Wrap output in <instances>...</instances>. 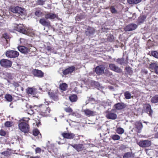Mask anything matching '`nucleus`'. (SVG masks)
<instances>
[{
	"label": "nucleus",
	"instance_id": "47",
	"mask_svg": "<svg viewBox=\"0 0 158 158\" xmlns=\"http://www.w3.org/2000/svg\"><path fill=\"white\" fill-rule=\"evenodd\" d=\"M20 40V43H22L23 44H25L27 42L26 40L23 38H21Z\"/></svg>",
	"mask_w": 158,
	"mask_h": 158
},
{
	"label": "nucleus",
	"instance_id": "53",
	"mask_svg": "<svg viewBox=\"0 0 158 158\" xmlns=\"http://www.w3.org/2000/svg\"><path fill=\"white\" fill-rule=\"evenodd\" d=\"M155 136L156 138H158V132L155 134Z\"/></svg>",
	"mask_w": 158,
	"mask_h": 158
},
{
	"label": "nucleus",
	"instance_id": "51",
	"mask_svg": "<svg viewBox=\"0 0 158 158\" xmlns=\"http://www.w3.org/2000/svg\"><path fill=\"white\" fill-rule=\"evenodd\" d=\"M35 151L36 153H40L41 149L40 148H37L35 149Z\"/></svg>",
	"mask_w": 158,
	"mask_h": 158
},
{
	"label": "nucleus",
	"instance_id": "57",
	"mask_svg": "<svg viewBox=\"0 0 158 158\" xmlns=\"http://www.w3.org/2000/svg\"><path fill=\"white\" fill-rule=\"evenodd\" d=\"M75 113L74 112H73L72 114V115L73 116H76V114H75Z\"/></svg>",
	"mask_w": 158,
	"mask_h": 158
},
{
	"label": "nucleus",
	"instance_id": "17",
	"mask_svg": "<svg viewBox=\"0 0 158 158\" xmlns=\"http://www.w3.org/2000/svg\"><path fill=\"white\" fill-rule=\"evenodd\" d=\"M18 50L24 54L28 53L30 51L29 49L27 47L23 46H20L18 47Z\"/></svg>",
	"mask_w": 158,
	"mask_h": 158
},
{
	"label": "nucleus",
	"instance_id": "43",
	"mask_svg": "<svg viewBox=\"0 0 158 158\" xmlns=\"http://www.w3.org/2000/svg\"><path fill=\"white\" fill-rule=\"evenodd\" d=\"M35 14L36 16L40 17L42 15V13L40 11L38 10L35 12Z\"/></svg>",
	"mask_w": 158,
	"mask_h": 158
},
{
	"label": "nucleus",
	"instance_id": "10",
	"mask_svg": "<svg viewBox=\"0 0 158 158\" xmlns=\"http://www.w3.org/2000/svg\"><path fill=\"white\" fill-rule=\"evenodd\" d=\"M139 145L142 147H147L151 145V142L148 140H143L140 141L138 143Z\"/></svg>",
	"mask_w": 158,
	"mask_h": 158
},
{
	"label": "nucleus",
	"instance_id": "13",
	"mask_svg": "<svg viewBox=\"0 0 158 158\" xmlns=\"http://www.w3.org/2000/svg\"><path fill=\"white\" fill-rule=\"evenodd\" d=\"M75 69V67L72 66L66 69L63 71V73L64 75H67L73 73Z\"/></svg>",
	"mask_w": 158,
	"mask_h": 158
},
{
	"label": "nucleus",
	"instance_id": "24",
	"mask_svg": "<svg viewBox=\"0 0 158 158\" xmlns=\"http://www.w3.org/2000/svg\"><path fill=\"white\" fill-rule=\"evenodd\" d=\"M128 57L126 56V60H125L124 59L123 57L121 58H118L116 60V62L118 63L121 65L124 64H127L128 62Z\"/></svg>",
	"mask_w": 158,
	"mask_h": 158
},
{
	"label": "nucleus",
	"instance_id": "35",
	"mask_svg": "<svg viewBox=\"0 0 158 158\" xmlns=\"http://www.w3.org/2000/svg\"><path fill=\"white\" fill-rule=\"evenodd\" d=\"M133 157L132 153L130 152L126 153L123 156V158H133Z\"/></svg>",
	"mask_w": 158,
	"mask_h": 158
},
{
	"label": "nucleus",
	"instance_id": "14",
	"mask_svg": "<svg viewBox=\"0 0 158 158\" xmlns=\"http://www.w3.org/2000/svg\"><path fill=\"white\" fill-rule=\"evenodd\" d=\"M32 74L35 76L42 77L44 76V73L40 70L34 69L32 71Z\"/></svg>",
	"mask_w": 158,
	"mask_h": 158
},
{
	"label": "nucleus",
	"instance_id": "46",
	"mask_svg": "<svg viewBox=\"0 0 158 158\" xmlns=\"http://www.w3.org/2000/svg\"><path fill=\"white\" fill-rule=\"evenodd\" d=\"M30 109L28 110V114L31 115L34 114V112L33 110L31 109L32 107V106H31L30 107Z\"/></svg>",
	"mask_w": 158,
	"mask_h": 158
},
{
	"label": "nucleus",
	"instance_id": "60",
	"mask_svg": "<svg viewBox=\"0 0 158 158\" xmlns=\"http://www.w3.org/2000/svg\"><path fill=\"white\" fill-rule=\"evenodd\" d=\"M40 137H41V134H40Z\"/></svg>",
	"mask_w": 158,
	"mask_h": 158
},
{
	"label": "nucleus",
	"instance_id": "39",
	"mask_svg": "<svg viewBox=\"0 0 158 158\" xmlns=\"http://www.w3.org/2000/svg\"><path fill=\"white\" fill-rule=\"evenodd\" d=\"M39 133V131L37 129H34L33 131V134L35 136H37Z\"/></svg>",
	"mask_w": 158,
	"mask_h": 158
},
{
	"label": "nucleus",
	"instance_id": "6",
	"mask_svg": "<svg viewBox=\"0 0 158 158\" xmlns=\"http://www.w3.org/2000/svg\"><path fill=\"white\" fill-rule=\"evenodd\" d=\"M105 69V65H100L96 67L95 71L98 75H102L104 73Z\"/></svg>",
	"mask_w": 158,
	"mask_h": 158
},
{
	"label": "nucleus",
	"instance_id": "3",
	"mask_svg": "<svg viewBox=\"0 0 158 158\" xmlns=\"http://www.w3.org/2000/svg\"><path fill=\"white\" fill-rule=\"evenodd\" d=\"M10 11L13 13H16L20 14L21 15L24 14L25 13L24 8H22L18 6L11 8Z\"/></svg>",
	"mask_w": 158,
	"mask_h": 158
},
{
	"label": "nucleus",
	"instance_id": "12",
	"mask_svg": "<svg viewBox=\"0 0 158 158\" xmlns=\"http://www.w3.org/2000/svg\"><path fill=\"white\" fill-rule=\"evenodd\" d=\"M137 27V25L135 24L132 23L128 25L124 28L126 31H130L135 30Z\"/></svg>",
	"mask_w": 158,
	"mask_h": 158
},
{
	"label": "nucleus",
	"instance_id": "59",
	"mask_svg": "<svg viewBox=\"0 0 158 158\" xmlns=\"http://www.w3.org/2000/svg\"><path fill=\"white\" fill-rule=\"evenodd\" d=\"M58 143L59 144H62L63 143H60V142H58Z\"/></svg>",
	"mask_w": 158,
	"mask_h": 158
},
{
	"label": "nucleus",
	"instance_id": "31",
	"mask_svg": "<svg viewBox=\"0 0 158 158\" xmlns=\"http://www.w3.org/2000/svg\"><path fill=\"white\" fill-rule=\"evenodd\" d=\"M125 98L127 99H129L131 98V93L128 91H126L124 93Z\"/></svg>",
	"mask_w": 158,
	"mask_h": 158
},
{
	"label": "nucleus",
	"instance_id": "40",
	"mask_svg": "<svg viewBox=\"0 0 158 158\" xmlns=\"http://www.w3.org/2000/svg\"><path fill=\"white\" fill-rule=\"evenodd\" d=\"M1 154L6 156H9L10 155V153L8 151H4L1 153Z\"/></svg>",
	"mask_w": 158,
	"mask_h": 158
},
{
	"label": "nucleus",
	"instance_id": "37",
	"mask_svg": "<svg viewBox=\"0 0 158 158\" xmlns=\"http://www.w3.org/2000/svg\"><path fill=\"white\" fill-rule=\"evenodd\" d=\"M116 132L119 134H122L124 131V130L121 127L117 128L116 130Z\"/></svg>",
	"mask_w": 158,
	"mask_h": 158
},
{
	"label": "nucleus",
	"instance_id": "52",
	"mask_svg": "<svg viewBox=\"0 0 158 158\" xmlns=\"http://www.w3.org/2000/svg\"><path fill=\"white\" fill-rule=\"evenodd\" d=\"M30 158H40L39 156H33L31 157Z\"/></svg>",
	"mask_w": 158,
	"mask_h": 158
},
{
	"label": "nucleus",
	"instance_id": "58",
	"mask_svg": "<svg viewBox=\"0 0 158 158\" xmlns=\"http://www.w3.org/2000/svg\"><path fill=\"white\" fill-rule=\"evenodd\" d=\"M144 72L146 74H147L148 73V71L146 70H144Z\"/></svg>",
	"mask_w": 158,
	"mask_h": 158
},
{
	"label": "nucleus",
	"instance_id": "8",
	"mask_svg": "<svg viewBox=\"0 0 158 158\" xmlns=\"http://www.w3.org/2000/svg\"><path fill=\"white\" fill-rule=\"evenodd\" d=\"M109 67L111 70L117 73H120L122 72V69L114 64H109Z\"/></svg>",
	"mask_w": 158,
	"mask_h": 158
},
{
	"label": "nucleus",
	"instance_id": "38",
	"mask_svg": "<svg viewBox=\"0 0 158 158\" xmlns=\"http://www.w3.org/2000/svg\"><path fill=\"white\" fill-rule=\"evenodd\" d=\"M5 98L9 102H11L12 100V96L9 94H6L5 95Z\"/></svg>",
	"mask_w": 158,
	"mask_h": 158
},
{
	"label": "nucleus",
	"instance_id": "45",
	"mask_svg": "<svg viewBox=\"0 0 158 158\" xmlns=\"http://www.w3.org/2000/svg\"><path fill=\"white\" fill-rule=\"evenodd\" d=\"M110 10L112 13H115L117 12L116 10L113 6L111 7L110 8Z\"/></svg>",
	"mask_w": 158,
	"mask_h": 158
},
{
	"label": "nucleus",
	"instance_id": "64",
	"mask_svg": "<svg viewBox=\"0 0 158 158\" xmlns=\"http://www.w3.org/2000/svg\"><path fill=\"white\" fill-rule=\"evenodd\" d=\"M48 50H49V49H48Z\"/></svg>",
	"mask_w": 158,
	"mask_h": 158
},
{
	"label": "nucleus",
	"instance_id": "11",
	"mask_svg": "<svg viewBox=\"0 0 158 158\" xmlns=\"http://www.w3.org/2000/svg\"><path fill=\"white\" fill-rule=\"evenodd\" d=\"M149 68L154 70L155 73L158 74V65L156 62L151 63L149 64Z\"/></svg>",
	"mask_w": 158,
	"mask_h": 158
},
{
	"label": "nucleus",
	"instance_id": "63",
	"mask_svg": "<svg viewBox=\"0 0 158 158\" xmlns=\"http://www.w3.org/2000/svg\"><path fill=\"white\" fill-rule=\"evenodd\" d=\"M40 89H41V88H40Z\"/></svg>",
	"mask_w": 158,
	"mask_h": 158
},
{
	"label": "nucleus",
	"instance_id": "41",
	"mask_svg": "<svg viewBox=\"0 0 158 158\" xmlns=\"http://www.w3.org/2000/svg\"><path fill=\"white\" fill-rule=\"evenodd\" d=\"M152 55L156 58L158 59V52L156 51L152 52Z\"/></svg>",
	"mask_w": 158,
	"mask_h": 158
},
{
	"label": "nucleus",
	"instance_id": "26",
	"mask_svg": "<svg viewBox=\"0 0 158 158\" xmlns=\"http://www.w3.org/2000/svg\"><path fill=\"white\" fill-rule=\"evenodd\" d=\"M146 108L147 112L149 114V115L151 116L152 113V110L151 109V106L148 104H146L144 106Z\"/></svg>",
	"mask_w": 158,
	"mask_h": 158
},
{
	"label": "nucleus",
	"instance_id": "19",
	"mask_svg": "<svg viewBox=\"0 0 158 158\" xmlns=\"http://www.w3.org/2000/svg\"><path fill=\"white\" fill-rule=\"evenodd\" d=\"M39 23L44 26L49 27L51 26L50 22L45 19H41L39 21Z\"/></svg>",
	"mask_w": 158,
	"mask_h": 158
},
{
	"label": "nucleus",
	"instance_id": "23",
	"mask_svg": "<svg viewBox=\"0 0 158 158\" xmlns=\"http://www.w3.org/2000/svg\"><path fill=\"white\" fill-rule=\"evenodd\" d=\"M95 31L94 28L88 27L87 29V31H85V33L87 36H89L93 34Z\"/></svg>",
	"mask_w": 158,
	"mask_h": 158
},
{
	"label": "nucleus",
	"instance_id": "27",
	"mask_svg": "<svg viewBox=\"0 0 158 158\" xmlns=\"http://www.w3.org/2000/svg\"><path fill=\"white\" fill-rule=\"evenodd\" d=\"M57 15L53 13H48L45 15V18L47 19H52L57 17Z\"/></svg>",
	"mask_w": 158,
	"mask_h": 158
},
{
	"label": "nucleus",
	"instance_id": "1",
	"mask_svg": "<svg viewBox=\"0 0 158 158\" xmlns=\"http://www.w3.org/2000/svg\"><path fill=\"white\" fill-rule=\"evenodd\" d=\"M29 119V118H23V122H21L19 124V128L22 132L25 133L29 132L30 127L28 121Z\"/></svg>",
	"mask_w": 158,
	"mask_h": 158
},
{
	"label": "nucleus",
	"instance_id": "28",
	"mask_svg": "<svg viewBox=\"0 0 158 158\" xmlns=\"http://www.w3.org/2000/svg\"><path fill=\"white\" fill-rule=\"evenodd\" d=\"M69 99L71 102H75L77 99V96L75 94H72L69 97Z\"/></svg>",
	"mask_w": 158,
	"mask_h": 158
},
{
	"label": "nucleus",
	"instance_id": "34",
	"mask_svg": "<svg viewBox=\"0 0 158 158\" xmlns=\"http://www.w3.org/2000/svg\"><path fill=\"white\" fill-rule=\"evenodd\" d=\"M46 0H37L36 1V4L37 5L42 6L45 4Z\"/></svg>",
	"mask_w": 158,
	"mask_h": 158
},
{
	"label": "nucleus",
	"instance_id": "4",
	"mask_svg": "<svg viewBox=\"0 0 158 158\" xmlns=\"http://www.w3.org/2000/svg\"><path fill=\"white\" fill-rule=\"evenodd\" d=\"M26 92L28 94L33 95V97L38 98V96L36 94L38 93L37 89L34 87H28L26 89Z\"/></svg>",
	"mask_w": 158,
	"mask_h": 158
},
{
	"label": "nucleus",
	"instance_id": "16",
	"mask_svg": "<svg viewBox=\"0 0 158 158\" xmlns=\"http://www.w3.org/2000/svg\"><path fill=\"white\" fill-rule=\"evenodd\" d=\"M135 127L136 131L137 132H140L143 128V125L142 123L139 121H136L135 123Z\"/></svg>",
	"mask_w": 158,
	"mask_h": 158
},
{
	"label": "nucleus",
	"instance_id": "36",
	"mask_svg": "<svg viewBox=\"0 0 158 158\" xmlns=\"http://www.w3.org/2000/svg\"><path fill=\"white\" fill-rule=\"evenodd\" d=\"M82 87V86H78L76 87L74 89L75 92L77 93H81V89Z\"/></svg>",
	"mask_w": 158,
	"mask_h": 158
},
{
	"label": "nucleus",
	"instance_id": "56",
	"mask_svg": "<svg viewBox=\"0 0 158 158\" xmlns=\"http://www.w3.org/2000/svg\"><path fill=\"white\" fill-rule=\"evenodd\" d=\"M109 88L110 89H113V87L112 86H110Z\"/></svg>",
	"mask_w": 158,
	"mask_h": 158
},
{
	"label": "nucleus",
	"instance_id": "54",
	"mask_svg": "<svg viewBox=\"0 0 158 158\" xmlns=\"http://www.w3.org/2000/svg\"><path fill=\"white\" fill-rule=\"evenodd\" d=\"M76 19L77 20H80V18H78V16H77L76 18Z\"/></svg>",
	"mask_w": 158,
	"mask_h": 158
},
{
	"label": "nucleus",
	"instance_id": "18",
	"mask_svg": "<svg viewBox=\"0 0 158 158\" xmlns=\"http://www.w3.org/2000/svg\"><path fill=\"white\" fill-rule=\"evenodd\" d=\"M69 145L73 147L77 151L79 152L83 150L84 147L83 144H69Z\"/></svg>",
	"mask_w": 158,
	"mask_h": 158
},
{
	"label": "nucleus",
	"instance_id": "48",
	"mask_svg": "<svg viewBox=\"0 0 158 158\" xmlns=\"http://www.w3.org/2000/svg\"><path fill=\"white\" fill-rule=\"evenodd\" d=\"M6 134V132L5 131L3 130H1L0 131V135L2 136H4Z\"/></svg>",
	"mask_w": 158,
	"mask_h": 158
},
{
	"label": "nucleus",
	"instance_id": "61",
	"mask_svg": "<svg viewBox=\"0 0 158 158\" xmlns=\"http://www.w3.org/2000/svg\"><path fill=\"white\" fill-rule=\"evenodd\" d=\"M144 123H147V122H144Z\"/></svg>",
	"mask_w": 158,
	"mask_h": 158
},
{
	"label": "nucleus",
	"instance_id": "55",
	"mask_svg": "<svg viewBox=\"0 0 158 158\" xmlns=\"http://www.w3.org/2000/svg\"><path fill=\"white\" fill-rule=\"evenodd\" d=\"M3 26V23L2 22H0V27H2Z\"/></svg>",
	"mask_w": 158,
	"mask_h": 158
},
{
	"label": "nucleus",
	"instance_id": "5",
	"mask_svg": "<svg viewBox=\"0 0 158 158\" xmlns=\"http://www.w3.org/2000/svg\"><path fill=\"white\" fill-rule=\"evenodd\" d=\"M19 55V52L15 51H8L6 52V56L10 58H15L18 56Z\"/></svg>",
	"mask_w": 158,
	"mask_h": 158
},
{
	"label": "nucleus",
	"instance_id": "22",
	"mask_svg": "<svg viewBox=\"0 0 158 158\" xmlns=\"http://www.w3.org/2000/svg\"><path fill=\"white\" fill-rule=\"evenodd\" d=\"M125 106V105L122 102L118 103L114 106V108L118 110L122 109L124 108Z\"/></svg>",
	"mask_w": 158,
	"mask_h": 158
},
{
	"label": "nucleus",
	"instance_id": "2",
	"mask_svg": "<svg viewBox=\"0 0 158 158\" xmlns=\"http://www.w3.org/2000/svg\"><path fill=\"white\" fill-rule=\"evenodd\" d=\"M44 102V104H43L40 105L39 107L40 110V114L43 116H48L50 115V109L48 106V105L49 104L48 102Z\"/></svg>",
	"mask_w": 158,
	"mask_h": 158
},
{
	"label": "nucleus",
	"instance_id": "33",
	"mask_svg": "<svg viewBox=\"0 0 158 158\" xmlns=\"http://www.w3.org/2000/svg\"><path fill=\"white\" fill-rule=\"evenodd\" d=\"M111 137L112 139L114 141L118 140L120 139V136L117 134L112 135L111 136Z\"/></svg>",
	"mask_w": 158,
	"mask_h": 158
},
{
	"label": "nucleus",
	"instance_id": "49",
	"mask_svg": "<svg viewBox=\"0 0 158 158\" xmlns=\"http://www.w3.org/2000/svg\"><path fill=\"white\" fill-rule=\"evenodd\" d=\"M5 126L7 127H10L11 126L10 123L9 121H7L5 123Z\"/></svg>",
	"mask_w": 158,
	"mask_h": 158
},
{
	"label": "nucleus",
	"instance_id": "29",
	"mask_svg": "<svg viewBox=\"0 0 158 158\" xmlns=\"http://www.w3.org/2000/svg\"><path fill=\"white\" fill-rule=\"evenodd\" d=\"M68 87L67 85L65 83H63L60 85L59 88L63 91H65Z\"/></svg>",
	"mask_w": 158,
	"mask_h": 158
},
{
	"label": "nucleus",
	"instance_id": "21",
	"mask_svg": "<svg viewBox=\"0 0 158 158\" xmlns=\"http://www.w3.org/2000/svg\"><path fill=\"white\" fill-rule=\"evenodd\" d=\"M49 97L54 101H57L59 98L57 94L52 92H49L48 93Z\"/></svg>",
	"mask_w": 158,
	"mask_h": 158
},
{
	"label": "nucleus",
	"instance_id": "42",
	"mask_svg": "<svg viewBox=\"0 0 158 158\" xmlns=\"http://www.w3.org/2000/svg\"><path fill=\"white\" fill-rule=\"evenodd\" d=\"M146 18L145 16H140L139 18V21L140 23H142Z\"/></svg>",
	"mask_w": 158,
	"mask_h": 158
},
{
	"label": "nucleus",
	"instance_id": "50",
	"mask_svg": "<svg viewBox=\"0 0 158 158\" xmlns=\"http://www.w3.org/2000/svg\"><path fill=\"white\" fill-rule=\"evenodd\" d=\"M125 69L126 70V71H127V72H128L129 73H131V71L130 67H126L125 68Z\"/></svg>",
	"mask_w": 158,
	"mask_h": 158
},
{
	"label": "nucleus",
	"instance_id": "15",
	"mask_svg": "<svg viewBox=\"0 0 158 158\" xmlns=\"http://www.w3.org/2000/svg\"><path fill=\"white\" fill-rule=\"evenodd\" d=\"M17 30L18 31L23 34H26L27 33V31L26 29H25L23 24L18 25L17 26Z\"/></svg>",
	"mask_w": 158,
	"mask_h": 158
},
{
	"label": "nucleus",
	"instance_id": "25",
	"mask_svg": "<svg viewBox=\"0 0 158 158\" xmlns=\"http://www.w3.org/2000/svg\"><path fill=\"white\" fill-rule=\"evenodd\" d=\"M106 117L109 119H115L117 118V115L115 113L109 112L106 114Z\"/></svg>",
	"mask_w": 158,
	"mask_h": 158
},
{
	"label": "nucleus",
	"instance_id": "30",
	"mask_svg": "<svg viewBox=\"0 0 158 158\" xmlns=\"http://www.w3.org/2000/svg\"><path fill=\"white\" fill-rule=\"evenodd\" d=\"M142 0H127V2L130 4H137L141 1Z\"/></svg>",
	"mask_w": 158,
	"mask_h": 158
},
{
	"label": "nucleus",
	"instance_id": "9",
	"mask_svg": "<svg viewBox=\"0 0 158 158\" xmlns=\"http://www.w3.org/2000/svg\"><path fill=\"white\" fill-rule=\"evenodd\" d=\"M85 114L87 116L89 117L95 115L97 114L96 111H93L89 109H86L83 110Z\"/></svg>",
	"mask_w": 158,
	"mask_h": 158
},
{
	"label": "nucleus",
	"instance_id": "62",
	"mask_svg": "<svg viewBox=\"0 0 158 158\" xmlns=\"http://www.w3.org/2000/svg\"><path fill=\"white\" fill-rule=\"evenodd\" d=\"M66 121H67V122H68V120H66Z\"/></svg>",
	"mask_w": 158,
	"mask_h": 158
},
{
	"label": "nucleus",
	"instance_id": "32",
	"mask_svg": "<svg viewBox=\"0 0 158 158\" xmlns=\"http://www.w3.org/2000/svg\"><path fill=\"white\" fill-rule=\"evenodd\" d=\"M151 101L153 103L158 102V95H156L152 98L151 99Z\"/></svg>",
	"mask_w": 158,
	"mask_h": 158
},
{
	"label": "nucleus",
	"instance_id": "44",
	"mask_svg": "<svg viewBox=\"0 0 158 158\" xmlns=\"http://www.w3.org/2000/svg\"><path fill=\"white\" fill-rule=\"evenodd\" d=\"M64 110L66 112L68 113L71 112L73 111L72 109L69 107L65 108Z\"/></svg>",
	"mask_w": 158,
	"mask_h": 158
},
{
	"label": "nucleus",
	"instance_id": "20",
	"mask_svg": "<svg viewBox=\"0 0 158 158\" xmlns=\"http://www.w3.org/2000/svg\"><path fill=\"white\" fill-rule=\"evenodd\" d=\"M62 135L64 138L69 139H73L75 136V135L72 133H63Z\"/></svg>",
	"mask_w": 158,
	"mask_h": 158
},
{
	"label": "nucleus",
	"instance_id": "7",
	"mask_svg": "<svg viewBox=\"0 0 158 158\" xmlns=\"http://www.w3.org/2000/svg\"><path fill=\"white\" fill-rule=\"evenodd\" d=\"M0 64L1 66L5 67H10L12 65V62L6 59H3L1 60L0 61Z\"/></svg>",
	"mask_w": 158,
	"mask_h": 158
}]
</instances>
